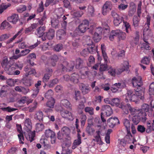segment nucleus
Returning a JSON list of instances; mask_svg holds the SVG:
<instances>
[{"instance_id":"obj_18","label":"nucleus","mask_w":154,"mask_h":154,"mask_svg":"<svg viewBox=\"0 0 154 154\" xmlns=\"http://www.w3.org/2000/svg\"><path fill=\"white\" fill-rule=\"evenodd\" d=\"M27 134H25V136L27 140H29L30 142L34 140V137L35 136V131H31V130L28 131H26Z\"/></svg>"},{"instance_id":"obj_13","label":"nucleus","mask_w":154,"mask_h":154,"mask_svg":"<svg viewBox=\"0 0 154 154\" xmlns=\"http://www.w3.org/2000/svg\"><path fill=\"white\" fill-rule=\"evenodd\" d=\"M112 8V4L110 2L107 1L104 4L102 7V14L106 15Z\"/></svg>"},{"instance_id":"obj_38","label":"nucleus","mask_w":154,"mask_h":154,"mask_svg":"<svg viewBox=\"0 0 154 154\" xmlns=\"http://www.w3.org/2000/svg\"><path fill=\"white\" fill-rule=\"evenodd\" d=\"M45 29V27L44 26L40 27L36 31V34L39 37H40L43 35L44 31Z\"/></svg>"},{"instance_id":"obj_40","label":"nucleus","mask_w":154,"mask_h":154,"mask_svg":"<svg viewBox=\"0 0 154 154\" xmlns=\"http://www.w3.org/2000/svg\"><path fill=\"white\" fill-rule=\"evenodd\" d=\"M88 14L91 17L94 16L95 14L94 7L91 5H89L88 7Z\"/></svg>"},{"instance_id":"obj_57","label":"nucleus","mask_w":154,"mask_h":154,"mask_svg":"<svg viewBox=\"0 0 154 154\" xmlns=\"http://www.w3.org/2000/svg\"><path fill=\"white\" fill-rule=\"evenodd\" d=\"M125 63L127 64L125 66H124L123 68L120 69L119 68L118 69V71L119 72V73H122V72H123L125 70H127L129 68V63L127 61H125Z\"/></svg>"},{"instance_id":"obj_16","label":"nucleus","mask_w":154,"mask_h":154,"mask_svg":"<svg viewBox=\"0 0 154 154\" xmlns=\"http://www.w3.org/2000/svg\"><path fill=\"white\" fill-rule=\"evenodd\" d=\"M24 71L26 72L25 75L26 77L29 75L36 73L35 69L30 65H27L24 68Z\"/></svg>"},{"instance_id":"obj_64","label":"nucleus","mask_w":154,"mask_h":154,"mask_svg":"<svg viewBox=\"0 0 154 154\" xmlns=\"http://www.w3.org/2000/svg\"><path fill=\"white\" fill-rule=\"evenodd\" d=\"M87 132L89 134H91L94 133V129L91 126L88 125L87 126L86 129Z\"/></svg>"},{"instance_id":"obj_51","label":"nucleus","mask_w":154,"mask_h":154,"mask_svg":"<svg viewBox=\"0 0 154 154\" xmlns=\"http://www.w3.org/2000/svg\"><path fill=\"white\" fill-rule=\"evenodd\" d=\"M55 103V101L54 98H51L50 100L48 101L46 104L47 106L50 108H53L54 104Z\"/></svg>"},{"instance_id":"obj_49","label":"nucleus","mask_w":154,"mask_h":154,"mask_svg":"<svg viewBox=\"0 0 154 154\" xmlns=\"http://www.w3.org/2000/svg\"><path fill=\"white\" fill-rule=\"evenodd\" d=\"M101 35H99L97 33H94L93 35V38L95 42H98L100 41L102 38Z\"/></svg>"},{"instance_id":"obj_21","label":"nucleus","mask_w":154,"mask_h":154,"mask_svg":"<svg viewBox=\"0 0 154 154\" xmlns=\"http://www.w3.org/2000/svg\"><path fill=\"white\" fill-rule=\"evenodd\" d=\"M55 35V31L53 29H50L47 32H44V35L49 40L53 39Z\"/></svg>"},{"instance_id":"obj_41","label":"nucleus","mask_w":154,"mask_h":154,"mask_svg":"<svg viewBox=\"0 0 154 154\" xmlns=\"http://www.w3.org/2000/svg\"><path fill=\"white\" fill-rule=\"evenodd\" d=\"M33 83V81L30 78H25L23 80V83L26 86H30Z\"/></svg>"},{"instance_id":"obj_43","label":"nucleus","mask_w":154,"mask_h":154,"mask_svg":"<svg viewBox=\"0 0 154 154\" xmlns=\"http://www.w3.org/2000/svg\"><path fill=\"white\" fill-rule=\"evenodd\" d=\"M90 88L88 86H86L84 84L82 85L81 90L82 92L84 94L88 93L90 92Z\"/></svg>"},{"instance_id":"obj_45","label":"nucleus","mask_w":154,"mask_h":154,"mask_svg":"<svg viewBox=\"0 0 154 154\" xmlns=\"http://www.w3.org/2000/svg\"><path fill=\"white\" fill-rule=\"evenodd\" d=\"M35 130L37 132L42 131L44 128V125L42 123H37L35 126Z\"/></svg>"},{"instance_id":"obj_11","label":"nucleus","mask_w":154,"mask_h":154,"mask_svg":"<svg viewBox=\"0 0 154 154\" xmlns=\"http://www.w3.org/2000/svg\"><path fill=\"white\" fill-rule=\"evenodd\" d=\"M149 106L146 104H144L142 106L141 109H139L140 113H145L144 115L142 114V115L143 116L142 118V122H145L147 119L146 117V112H148L149 110Z\"/></svg>"},{"instance_id":"obj_61","label":"nucleus","mask_w":154,"mask_h":154,"mask_svg":"<svg viewBox=\"0 0 154 154\" xmlns=\"http://www.w3.org/2000/svg\"><path fill=\"white\" fill-rule=\"evenodd\" d=\"M81 143V140L78 139L75 140L72 144V148L74 149L78 145Z\"/></svg>"},{"instance_id":"obj_44","label":"nucleus","mask_w":154,"mask_h":154,"mask_svg":"<svg viewBox=\"0 0 154 154\" xmlns=\"http://www.w3.org/2000/svg\"><path fill=\"white\" fill-rule=\"evenodd\" d=\"M84 111L86 113L89 114L91 116L94 115V109L92 107H86L84 108Z\"/></svg>"},{"instance_id":"obj_53","label":"nucleus","mask_w":154,"mask_h":154,"mask_svg":"<svg viewBox=\"0 0 154 154\" xmlns=\"http://www.w3.org/2000/svg\"><path fill=\"white\" fill-rule=\"evenodd\" d=\"M53 92L51 89L49 90L45 94V97L48 99L53 98L52 96L53 94Z\"/></svg>"},{"instance_id":"obj_23","label":"nucleus","mask_w":154,"mask_h":154,"mask_svg":"<svg viewBox=\"0 0 154 154\" xmlns=\"http://www.w3.org/2000/svg\"><path fill=\"white\" fill-rule=\"evenodd\" d=\"M25 129L26 131H29L32 129V124L31 120L29 118L26 119L24 122Z\"/></svg>"},{"instance_id":"obj_12","label":"nucleus","mask_w":154,"mask_h":154,"mask_svg":"<svg viewBox=\"0 0 154 154\" xmlns=\"http://www.w3.org/2000/svg\"><path fill=\"white\" fill-rule=\"evenodd\" d=\"M126 107L125 108L124 110H128L129 109L131 115L133 116L135 115H139V116H141L142 113H140L139 110H137L136 109L131 107V105L129 104H127ZM145 113H143V114L144 115Z\"/></svg>"},{"instance_id":"obj_39","label":"nucleus","mask_w":154,"mask_h":154,"mask_svg":"<svg viewBox=\"0 0 154 154\" xmlns=\"http://www.w3.org/2000/svg\"><path fill=\"white\" fill-rule=\"evenodd\" d=\"M60 105L67 108H70L71 105L69 101L66 99H64L61 101Z\"/></svg>"},{"instance_id":"obj_59","label":"nucleus","mask_w":154,"mask_h":154,"mask_svg":"<svg viewBox=\"0 0 154 154\" xmlns=\"http://www.w3.org/2000/svg\"><path fill=\"white\" fill-rule=\"evenodd\" d=\"M59 82L58 80L57 79H55L50 81L49 84V86L50 88L53 87L55 85L58 83Z\"/></svg>"},{"instance_id":"obj_7","label":"nucleus","mask_w":154,"mask_h":154,"mask_svg":"<svg viewBox=\"0 0 154 154\" xmlns=\"http://www.w3.org/2000/svg\"><path fill=\"white\" fill-rule=\"evenodd\" d=\"M111 15L113 18V23L115 26H118L123 21V18L118 14L115 11H112L111 12Z\"/></svg>"},{"instance_id":"obj_36","label":"nucleus","mask_w":154,"mask_h":154,"mask_svg":"<svg viewBox=\"0 0 154 154\" xmlns=\"http://www.w3.org/2000/svg\"><path fill=\"white\" fill-rule=\"evenodd\" d=\"M70 130L69 128L67 127H63L61 129V132L66 137H68L70 133Z\"/></svg>"},{"instance_id":"obj_10","label":"nucleus","mask_w":154,"mask_h":154,"mask_svg":"<svg viewBox=\"0 0 154 154\" xmlns=\"http://www.w3.org/2000/svg\"><path fill=\"white\" fill-rule=\"evenodd\" d=\"M131 82L134 87H140L143 85L142 78L140 76L134 77L132 78Z\"/></svg>"},{"instance_id":"obj_50","label":"nucleus","mask_w":154,"mask_h":154,"mask_svg":"<svg viewBox=\"0 0 154 154\" xmlns=\"http://www.w3.org/2000/svg\"><path fill=\"white\" fill-rule=\"evenodd\" d=\"M103 98V97L100 95L95 96L96 100L92 101L93 104L94 105H95L97 101V102L100 103H101L102 101V100Z\"/></svg>"},{"instance_id":"obj_52","label":"nucleus","mask_w":154,"mask_h":154,"mask_svg":"<svg viewBox=\"0 0 154 154\" xmlns=\"http://www.w3.org/2000/svg\"><path fill=\"white\" fill-rule=\"evenodd\" d=\"M65 33L64 30L60 29L58 30L57 32V35L59 37L60 39H62L63 36H65Z\"/></svg>"},{"instance_id":"obj_47","label":"nucleus","mask_w":154,"mask_h":154,"mask_svg":"<svg viewBox=\"0 0 154 154\" xmlns=\"http://www.w3.org/2000/svg\"><path fill=\"white\" fill-rule=\"evenodd\" d=\"M51 25L52 26L55 28H58L60 26L59 21L58 20L53 19L51 20Z\"/></svg>"},{"instance_id":"obj_48","label":"nucleus","mask_w":154,"mask_h":154,"mask_svg":"<svg viewBox=\"0 0 154 154\" xmlns=\"http://www.w3.org/2000/svg\"><path fill=\"white\" fill-rule=\"evenodd\" d=\"M150 58L149 57H144L141 60V63L149 65L150 62Z\"/></svg>"},{"instance_id":"obj_1","label":"nucleus","mask_w":154,"mask_h":154,"mask_svg":"<svg viewBox=\"0 0 154 154\" xmlns=\"http://www.w3.org/2000/svg\"><path fill=\"white\" fill-rule=\"evenodd\" d=\"M89 21L87 20H83L78 26L76 28L74 34L76 33V31L80 33H84L87 29H90L89 32L93 34L94 32L93 30L94 29V27L93 26H91L89 28Z\"/></svg>"},{"instance_id":"obj_24","label":"nucleus","mask_w":154,"mask_h":154,"mask_svg":"<svg viewBox=\"0 0 154 154\" xmlns=\"http://www.w3.org/2000/svg\"><path fill=\"white\" fill-rule=\"evenodd\" d=\"M41 83L42 81L39 80L38 81L37 83L35 84V86L36 89L32 95L33 97H35L38 94L40 90L39 86L41 85Z\"/></svg>"},{"instance_id":"obj_5","label":"nucleus","mask_w":154,"mask_h":154,"mask_svg":"<svg viewBox=\"0 0 154 154\" xmlns=\"http://www.w3.org/2000/svg\"><path fill=\"white\" fill-rule=\"evenodd\" d=\"M14 63V61L8 59L6 56L4 57L1 62V65L5 70H7L8 68L11 67Z\"/></svg>"},{"instance_id":"obj_54","label":"nucleus","mask_w":154,"mask_h":154,"mask_svg":"<svg viewBox=\"0 0 154 154\" xmlns=\"http://www.w3.org/2000/svg\"><path fill=\"white\" fill-rule=\"evenodd\" d=\"M145 43H143L142 45L141 48H143L146 50H150L151 47L149 46V44L148 43L147 40L144 41Z\"/></svg>"},{"instance_id":"obj_3","label":"nucleus","mask_w":154,"mask_h":154,"mask_svg":"<svg viewBox=\"0 0 154 154\" xmlns=\"http://www.w3.org/2000/svg\"><path fill=\"white\" fill-rule=\"evenodd\" d=\"M146 21L145 22V25L146 26L145 28L143 31V39L144 41L148 40L149 37L151 36L152 35L151 30L149 29L150 22L151 20V17L148 15L146 16Z\"/></svg>"},{"instance_id":"obj_19","label":"nucleus","mask_w":154,"mask_h":154,"mask_svg":"<svg viewBox=\"0 0 154 154\" xmlns=\"http://www.w3.org/2000/svg\"><path fill=\"white\" fill-rule=\"evenodd\" d=\"M88 45L89 47L87 48L91 54H94L97 51V47L95 46V45L91 40V43H88Z\"/></svg>"},{"instance_id":"obj_55","label":"nucleus","mask_w":154,"mask_h":154,"mask_svg":"<svg viewBox=\"0 0 154 154\" xmlns=\"http://www.w3.org/2000/svg\"><path fill=\"white\" fill-rule=\"evenodd\" d=\"M63 48V45L61 44H58L54 47V50L56 52H59Z\"/></svg>"},{"instance_id":"obj_8","label":"nucleus","mask_w":154,"mask_h":154,"mask_svg":"<svg viewBox=\"0 0 154 154\" xmlns=\"http://www.w3.org/2000/svg\"><path fill=\"white\" fill-rule=\"evenodd\" d=\"M45 134L47 138L50 137L51 142L52 144H54L56 141V137L55 132L50 129H48L45 131Z\"/></svg>"},{"instance_id":"obj_35","label":"nucleus","mask_w":154,"mask_h":154,"mask_svg":"<svg viewBox=\"0 0 154 154\" xmlns=\"http://www.w3.org/2000/svg\"><path fill=\"white\" fill-rule=\"evenodd\" d=\"M47 15L45 11H44L43 13V16L41 19H39L38 21V23L40 25L42 26L45 24L47 19Z\"/></svg>"},{"instance_id":"obj_27","label":"nucleus","mask_w":154,"mask_h":154,"mask_svg":"<svg viewBox=\"0 0 154 154\" xmlns=\"http://www.w3.org/2000/svg\"><path fill=\"white\" fill-rule=\"evenodd\" d=\"M101 48L104 61H105V62L107 63L109 59L105 52L106 48L104 44L101 45Z\"/></svg>"},{"instance_id":"obj_33","label":"nucleus","mask_w":154,"mask_h":154,"mask_svg":"<svg viewBox=\"0 0 154 154\" xmlns=\"http://www.w3.org/2000/svg\"><path fill=\"white\" fill-rule=\"evenodd\" d=\"M143 115L139 116V115H135L132 117V120L133 122L135 125H137L140 122V119L142 121Z\"/></svg>"},{"instance_id":"obj_63","label":"nucleus","mask_w":154,"mask_h":154,"mask_svg":"<svg viewBox=\"0 0 154 154\" xmlns=\"http://www.w3.org/2000/svg\"><path fill=\"white\" fill-rule=\"evenodd\" d=\"M139 32H137L136 33V36L134 38L133 42L135 45H137L139 42Z\"/></svg>"},{"instance_id":"obj_2","label":"nucleus","mask_w":154,"mask_h":154,"mask_svg":"<svg viewBox=\"0 0 154 154\" xmlns=\"http://www.w3.org/2000/svg\"><path fill=\"white\" fill-rule=\"evenodd\" d=\"M100 117L101 119L103 122H106V119L104 117V114L106 116H110L113 113V110L111 106L107 104L102 105L100 108Z\"/></svg>"},{"instance_id":"obj_26","label":"nucleus","mask_w":154,"mask_h":154,"mask_svg":"<svg viewBox=\"0 0 154 154\" xmlns=\"http://www.w3.org/2000/svg\"><path fill=\"white\" fill-rule=\"evenodd\" d=\"M79 75L75 72L71 74L70 81L75 84H76L79 82Z\"/></svg>"},{"instance_id":"obj_28","label":"nucleus","mask_w":154,"mask_h":154,"mask_svg":"<svg viewBox=\"0 0 154 154\" xmlns=\"http://www.w3.org/2000/svg\"><path fill=\"white\" fill-rule=\"evenodd\" d=\"M61 11L62 12L60 14H59V13H57V18L58 19H59L61 17H62L63 20H64V21L62 24V26L64 27V29H66V22L65 21V20H66L67 17H66L64 15H63V12L62 10Z\"/></svg>"},{"instance_id":"obj_6","label":"nucleus","mask_w":154,"mask_h":154,"mask_svg":"<svg viewBox=\"0 0 154 154\" xmlns=\"http://www.w3.org/2000/svg\"><path fill=\"white\" fill-rule=\"evenodd\" d=\"M125 101L127 102L129 100L133 102H136L138 99L137 95L135 94V92L132 90L128 91L126 95H125Z\"/></svg>"},{"instance_id":"obj_56","label":"nucleus","mask_w":154,"mask_h":154,"mask_svg":"<svg viewBox=\"0 0 154 154\" xmlns=\"http://www.w3.org/2000/svg\"><path fill=\"white\" fill-rule=\"evenodd\" d=\"M16 69L15 68L14 66L13 65L10 68H8V69H7V70H5L6 72L9 75H13L14 73L15 70Z\"/></svg>"},{"instance_id":"obj_62","label":"nucleus","mask_w":154,"mask_h":154,"mask_svg":"<svg viewBox=\"0 0 154 154\" xmlns=\"http://www.w3.org/2000/svg\"><path fill=\"white\" fill-rule=\"evenodd\" d=\"M108 72L112 76H115L116 75V69L114 68H113L111 66H110L109 69H108Z\"/></svg>"},{"instance_id":"obj_60","label":"nucleus","mask_w":154,"mask_h":154,"mask_svg":"<svg viewBox=\"0 0 154 154\" xmlns=\"http://www.w3.org/2000/svg\"><path fill=\"white\" fill-rule=\"evenodd\" d=\"M11 6V4L0 5V14H1L3 12L4 10L6 9Z\"/></svg>"},{"instance_id":"obj_20","label":"nucleus","mask_w":154,"mask_h":154,"mask_svg":"<svg viewBox=\"0 0 154 154\" xmlns=\"http://www.w3.org/2000/svg\"><path fill=\"white\" fill-rule=\"evenodd\" d=\"M40 142L44 146L45 149H49L51 147L49 141L46 138L44 137L42 138L40 140Z\"/></svg>"},{"instance_id":"obj_4","label":"nucleus","mask_w":154,"mask_h":154,"mask_svg":"<svg viewBox=\"0 0 154 154\" xmlns=\"http://www.w3.org/2000/svg\"><path fill=\"white\" fill-rule=\"evenodd\" d=\"M133 139V137L131 134H127L123 139L118 140L119 148L122 149V147H125L127 144L131 143Z\"/></svg>"},{"instance_id":"obj_46","label":"nucleus","mask_w":154,"mask_h":154,"mask_svg":"<svg viewBox=\"0 0 154 154\" xmlns=\"http://www.w3.org/2000/svg\"><path fill=\"white\" fill-rule=\"evenodd\" d=\"M124 25L125 27V30L127 33H129L130 31H131V25L128 22L123 20Z\"/></svg>"},{"instance_id":"obj_15","label":"nucleus","mask_w":154,"mask_h":154,"mask_svg":"<svg viewBox=\"0 0 154 154\" xmlns=\"http://www.w3.org/2000/svg\"><path fill=\"white\" fill-rule=\"evenodd\" d=\"M107 122L109 123L110 127L113 128L116 125L119 124V121L117 118L111 117L107 120Z\"/></svg>"},{"instance_id":"obj_37","label":"nucleus","mask_w":154,"mask_h":154,"mask_svg":"<svg viewBox=\"0 0 154 154\" xmlns=\"http://www.w3.org/2000/svg\"><path fill=\"white\" fill-rule=\"evenodd\" d=\"M140 20V17L136 15L134 16L133 19V25L135 28L137 27L138 26Z\"/></svg>"},{"instance_id":"obj_31","label":"nucleus","mask_w":154,"mask_h":154,"mask_svg":"<svg viewBox=\"0 0 154 154\" xmlns=\"http://www.w3.org/2000/svg\"><path fill=\"white\" fill-rule=\"evenodd\" d=\"M61 116L64 118L70 119L72 117V113L71 112L66 110H62L60 111Z\"/></svg>"},{"instance_id":"obj_22","label":"nucleus","mask_w":154,"mask_h":154,"mask_svg":"<svg viewBox=\"0 0 154 154\" xmlns=\"http://www.w3.org/2000/svg\"><path fill=\"white\" fill-rule=\"evenodd\" d=\"M19 17L18 14H13L12 15L8 18V20L13 24H16L19 20Z\"/></svg>"},{"instance_id":"obj_30","label":"nucleus","mask_w":154,"mask_h":154,"mask_svg":"<svg viewBox=\"0 0 154 154\" xmlns=\"http://www.w3.org/2000/svg\"><path fill=\"white\" fill-rule=\"evenodd\" d=\"M135 94L137 95L139 100H143L144 99V91L137 88L135 92Z\"/></svg>"},{"instance_id":"obj_42","label":"nucleus","mask_w":154,"mask_h":154,"mask_svg":"<svg viewBox=\"0 0 154 154\" xmlns=\"http://www.w3.org/2000/svg\"><path fill=\"white\" fill-rule=\"evenodd\" d=\"M43 117V113L41 111H38L34 115V118L35 119L38 120L40 121L42 120Z\"/></svg>"},{"instance_id":"obj_17","label":"nucleus","mask_w":154,"mask_h":154,"mask_svg":"<svg viewBox=\"0 0 154 154\" xmlns=\"http://www.w3.org/2000/svg\"><path fill=\"white\" fill-rule=\"evenodd\" d=\"M116 30V37L119 41L124 40L126 39V34L125 32L119 29Z\"/></svg>"},{"instance_id":"obj_9","label":"nucleus","mask_w":154,"mask_h":154,"mask_svg":"<svg viewBox=\"0 0 154 154\" xmlns=\"http://www.w3.org/2000/svg\"><path fill=\"white\" fill-rule=\"evenodd\" d=\"M111 105L112 106H116L122 109L125 113L127 114L128 113V110L125 111V106L122 105L120 103V100L117 98L111 99Z\"/></svg>"},{"instance_id":"obj_58","label":"nucleus","mask_w":154,"mask_h":154,"mask_svg":"<svg viewBox=\"0 0 154 154\" xmlns=\"http://www.w3.org/2000/svg\"><path fill=\"white\" fill-rule=\"evenodd\" d=\"M10 24L6 21H4L1 24V29H5L8 28L10 27Z\"/></svg>"},{"instance_id":"obj_32","label":"nucleus","mask_w":154,"mask_h":154,"mask_svg":"<svg viewBox=\"0 0 154 154\" xmlns=\"http://www.w3.org/2000/svg\"><path fill=\"white\" fill-rule=\"evenodd\" d=\"M84 62L82 60L79 58L76 59L75 68L77 69H80L82 67Z\"/></svg>"},{"instance_id":"obj_29","label":"nucleus","mask_w":154,"mask_h":154,"mask_svg":"<svg viewBox=\"0 0 154 154\" xmlns=\"http://www.w3.org/2000/svg\"><path fill=\"white\" fill-rule=\"evenodd\" d=\"M81 69L80 72L81 75L88 77L89 74L91 73L88 71V68L87 67H85Z\"/></svg>"},{"instance_id":"obj_14","label":"nucleus","mask_w":154,"mask_h":154,"mask_svg":"<svg viewBox=\"0 0 154 154\" xmlns=\"http://www.w3.org/2000/svg\"><path fill=\"white\" fill-rule=\"evenodd\" d=\"M17 130V132L19 133L18 134V136L19 140L20 143L24 144V137L23 134V131L22 126L21 125L17 124H16Z\"/></svg>"},{"instance_id":"obj_25","label":"nucleus","mask_w":154,"mask_h":154,"mask_svg":"<svg viewBox=\"0 0 154 154\" xmlns=\"http://www.w3.org/2000/svg\"><path fill=\"white\" fill-rule=\"evenodd\" d=\"M48 72L45 74L42 79L43 81L45 83L46 82L48 81L52 75V69H48Z\"/></svg>"},{"instance_id":"obj_34","label":"nucleus","mask_w":154,"mask_h":154,"mask_svg":"<svg viewBox=\"0 0 154 154\" xmlns=\"http://www.w3.org/2000/svg\"><path fill=\"white\" fill-rule=\"evenodd\" d=\"M124 125L127 131V134H131L130 130V124L129 120L127 119H125L124 121Z\"/></svg>"}]
</instances>
